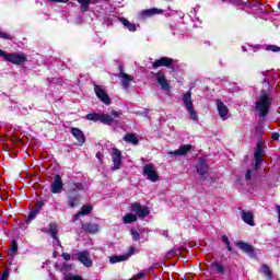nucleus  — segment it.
I'll list each match as a JSON object with an SVG mask.
<instances>
[{
    "label": "nucleus",
    "mask_w": 280,
    "mask_h": 280,
    "mask_svg": "<svg viewBox=\"0 0 280 280\" xmlns=\"http://www.w3.org/2000/svg\"><path fill=\"white\" fill-rule=\"evenodd\" d=\"M94 91L96 93V96L98 97V100H101V102H103V104H110V97L108 96L104 88H102V85H95Z\"/></svg>",
    "instance_id": "nucleus-12"
},
{
    "label": "nucleus",
    "mask_w": 280,
    "mask_h": 280,
    "mask_svg": "<svg viewBox=\"0 0 280 280\" xmlns=\"http://www.w3.org/2000/svg\"><path fill=\"white\" fill-rule=\"evenodd\" d=\"M270 106H272V98L270 97V93L266 90H262L255 103V110L259 114V117H266L270 110Z\"/></svg>",
    "instance_id": "nucleus-1"
},
{
    "label": "nucleus",
    "mask_w": 280,
    "mask_h": 280,
    "mask_svg": "<svg viewBox=\"0 0 280 280\" xmlns=\"http://www.w3.org/2000/svg\"><path fill=\"white\" fill-rule=\"evenodd\" d=\"M194 150V145L191 144H183L179 147V149L170 151L168 154H172L173 156H185L188 152H191Z\"/></svg>",
    "instance_id": "nucleus-13"
},
{
    "label": "nucleus",
    "mask_w": 280,
    "mask_h": 280,
    "mask_svg": "<svg viewBox=\"0 0 280 280\" xmlns=\"http://www.w3.org/2000/svg\"><path fill=\"white\" fill-rule=\"evenodd\" d=\"M241 218L245 224H248L249 226H255V217L253 215V212L242 210Z\"/></svg>",
    "instance_id": "nucleus-17"
},
{
    "label": "nucleus",
    "mask_w": 280,
    "mask_h": 280,
    "mask_svg": "<svg viewBox=\"0 0 280 280\" xmlns=\"http://www.w3.org/2000/svg\"><path fill=\"white\" fill-rule=\"evenodd\" d=\"M143 174L147 176L148 180H151V183H156V180H159V173H156V168L152 163L143 166Z\"/></svg>",
    "instance_id": "nucleus-3"
},
{
    "label": "nucleus",
    "mask_w": 280,
    "mask_h": 280,
    "mask_svg": "<svg viewBox=\"0 0 280 280\" xmlns=\"http://www.w3.org/2000/svg\"><path fill=\"white\" fill-rule=\"evenodd\" d=\"M100 121H101V124H107V126H110V124H113L114 119H113V116H110V115L101 114Z\"/></svg>",
    "instance_id": "nucleus-29"
},
{
    "label": "nucleus",
    "mask_w": 280,
    "mask_h": 280,
    "mask_svg": "<svg viewBox=\"0 0 280 280\" xmlns=\"http://www.w3.org/2000/svg\"><path fill=\"white\" fill-rule=\"evenodd\" d=\"M122 222L125 224H132V222H137V214H132V213L125 214V217L122 218Z\"/></svg>",
    "instance_id": "nucleus-28"
},
{
    "label": "nucleus",
    "mask_w": 280,
    "mask_h": 280,
    "mask_svg": "<svg viewBox=\"0 0 280 280\" xmlns=\"http://www.w3.org/2000/svg\"><path fill=\"white\" fill-rule=\"evenodd\" d=\"M80 202V195H69L68 196V205L69 207L73 208L75 205Z\"/></svg>",
    "instance_id": "nucleus-27"
},
{
    "label": "nucleus",
    "mask_w": 280,
    "mask_h": 280,
    "mask_svg": "<svg viewBox=\"0 0 280 280\" xmlns=\"http://www.w3.org/2000/svg\"><path fill=\"white\" fill-rule=\"evenodd\" d=\"M172 65H174V59L170 57H161L153 62V69H159V67H167L172 69Z\"/></svg>",
    "instance_id": "nucleus-11"
},
{
    "label": "nucleus",
    "mask_w": 280,
    "mask_h": 280,
    "mask_svg": "<svg viewBox=\"0 0 280 280\" xmlns=\"http://www.w3.org/2000/svg\"><path fill=\"white\" fill-rule=\"evenodd\" d=\"M262 273L265 277H267L268 280H272V271L270 270V267L267 265L261 266Z\"/></svg>",
    "instance_id": "nucleus-31"
},
{
    "label": "nucleus",
    "mask_w": 280,
    "mask_h": 280,
    "mask_svg": "<svg viewBox=\"0 0 280 280\" xmlns=\"http://www.w3.org/2000/svg\"><path fill=\"white\" fill-rule=\"evenodd\" d=\"M124 141H126V143H131L132 145L139 144V139L137 138V135H135V133L125 135Z\"/></svg>",
    "instance_id": "nucleus-23"
},
{
    "label": "nucleus",
    "mask_w": 280,
    "mask_h": 280,
    "mask_svg": "<svg viewBox=\"0 0 280 280\" xmlns=\"http://www.w3.org/2000/svg\"><path fill=\"white\" fill-rule=\"evenodd\" d=\"M71 135H73V137L77 139L79 145H84V143L86 142L84 132H82L80 128H75V127L71 128Z\"/></svg>",
    "instance_id": "nucleus-16"
},
{
    "label": "nucleus",
    "mask_w": 280,
    "mask_h": 280,
    "mask_svg": "<svg viewBox=\"0 0 280 280\" xmlns=\"http://www.w3.org/2000/svg\"><path fill=\"white\" fill-rule=\"evenodd\" d=\"M163 10L153 8V9H148L141 12L142 16H154V14H161Z\"/></svg>",
    "instance_id": "nucleus-26"
},
{
    "label": "nucleus",
    "mask_w": 280,
    "mask_h": 280,
    "mask_svg": "<svg viewBox=\"0 0 280 280\" xmlns=\"http://www.w3.org/2000/svg\"><path fill=\"white\" fill-rule=\"evenodd\" d=\"M49 233L52 240H58V225H56L55 223H51L49 225Z\"/></svg>",
    "instance_id": "nucleus-30"
},
{
    "label": "nucleus",
    "mask_w": 280,
    "mask_h": 280,
    "mask_svg": "<svg viewBox=\"0 0 280 280\" xmlns=\"http://www.w3.org/2000/svg\"><path fill=\"white\" fill-rule=\"evenodd\" d=\"M91 211H93L92 206H83L81 208V211L78 212L77 214H74V220H78V218H80V215H89V213H91Z\"/></svg>",
    "instance_id": "nucleus-24"
},
{
    "label": "nucleus",
    "mask_w": 280,
    "mask_h": 280,
    "mask_svg": "<svg viewBox=\"0 0 280 280\" xmlns=\"http://www.w3.org/2000/svg\"><path fill=\"white\" fill-rule=\"evenodd\" d=\"M39 213V209H33L30 213H28V222H32V220L36 219V215H38Z\"/></svg>",
    "instance_id": "nucleus-34"
},
{
    "label": "nucleus",
    "mask_w": 280,
    "mask_h": 280,
    "mask_svg": "<svg viewBox=\"0 0 280 280\" xmlns=\"http://www.w3.org/2000/svg\"><path fill=\"white\" fill-rule=\"evenodd\" d=\"M129 280H137V278L133 276L131 279H129Z\"/></svg>",
    "instance_id": "nucleus-52"
},
{
    "label": "nucleus",
    "mask_w": 280,
    "mask_h": 280,
    "mask_svg": "<svg viewBox=\"0 0 280 280\" xmlns=\"http://www.w3.org/2000/svg\"><path fill=\"white\" fill-rule=\"evenodd\" d=\"M61 257H62L66 261H70V260H71V255L68 254V253H63V254L61 255Z\"/></svg>",
    "instance_id": "nucleus-43"
},
{
    "label": "nucleus",
    "mask_w": 280,
    "mask_h": 280,
    "mask_svg": "<svg viewBox=\"0 0 280 280\" xmlns=\"http://www.w3.org/2000/svg\"><path fill=\"white\" fill-rule=\"evenodd\" d=\"M183 102L185 105L186 110L190 115V119L194 121H198V113H196V109L194 108V101L191 100V92L188 91L183 95Z\"/></svg>",
    "instance_id": "nucleus-2"
},
{
    "label": "nucleus",
    "mask_w": 280,
    "mask_h": 280,
    "mask_svg": "<svg viewBox=\"0 0 280 280\" xmlns=\"http://www.w3.org/2000/svg\"><path fill=\"white\" fill-rule=\"evenodd\" d=\"M96 158L102 159V153H96Z\"/></svg>",
    "instance_id": "nucleus-51"
},
{
    "label": "nucleus",
    "mask_w": 280,
    "mask_h": 280,
    "mask_svg": "<svg viewBox=\"0 0 280 280\" xmlns=\"http://www.w3.org/2000/svg\"><path fill=\"white\" fill-rule=\"evenodd\" d=\"M105 1H108V0H105Z\"/></svg>",
    "instance_id": "nucleus-53"
},
{
    "label": "nucleus",
    "mask_w": 280,
    "mask_h": 280,
    "mask_svg": "<svg viewBox=\"0 0 280 280\" xmlns=\"http://www.w3.org/2000/svg\"><path fill=\"white\" fill-rule=\"evenodd\" d=\"M82 229L85 233H97V231H100V225L95 223H82Z\"/></svg>",
    "instance_id": "nucleus-21"
},
{
    "label": "nucleus",
    "mask_w": 280,
    "mask_h": 280,
    "mask_svg": "<svg viewBox=\"0 0 280 280\" xmlns=\"http://www.w3.org/2000/svg\"><path fill=\"white\" fill-rule=\"evenodd\" d=\"M0 58H3L4 60H7L8 52H5L4 50L0 49Z\"/></svg>",
    "instance_id": "nucleus-44"
},
{
    "label": "nucleus",
    "mask_w": 280,
    "mask_h": 280,
    "mask_svg": "<svg viewBox=\"0 0 280 280\" xmlns=\"http://www.w3.org/2000/svg\"><path fill=\"white\" fill-rule=\"evenodd\" d=\"M65 280H82V277L68 273L65 276Z\"/></svg>",
    "instance_id": "nucleus-35"
},
{
    "label": "nucleus",
    "mask_w": 280,
    "mask_h": 280,
    "mask_svg": "<svg viewBox=\"0 0 280 280\" xmlns=\"http://www.w3.org/2000/svg\"><path fill=\"white\" fill-rule=\"evenodd\" d=\"M135 247H129V252L127 254L124 255H114L109 257V262L110 264H119L121 261H128L129 258L132 257V255H135Z\"/></svg>",
    "instance_id": "nucleus-4"
},
{
    "label": "nucleus",
    "mask_w": 280,
    "mask_h": 280,
    "mask_svg": "<svg viewBox=\"0 0 280 280\" xmlns=\"http://www.w3.org/2000/svg\"><path fill=\"white\" fill-rule=\"evenodd\" d=\"M43 207H45V202L38 201L35 209H39V211H40L43 209Z\"/></svg>",
    "instance_id": "nucleus-45"
},
{
    "label": "nucleus",
    "mask_w": 280,
    "mask_h": 280,
    "mask_svg": "<svg viewBox=\"0 0 280 280\" xmlns=\"http://www.w3.org/2000/svg\"><path fill=\"white\" fill-rule=\"evenodd\" d=\"M0 38H4L5 40L12 39V37L8 33L0 32Z\"/></svg>",
    "instance_id": "nucleus-42"
},
{
    "label": "nucleus",
    "mask_w": 280,
    "mask_h": 280,
    "mask_svg": "<svg viewBox=\"0 0 280 280\" xmlns=\"http://www.w3.org/2000/svg\"><path fill=\"white\" fill-rule=\"evenodd\" d=\"M236 246L243 250V253H247L248 255H252L254 253L253 245L246 243V242H237Z\"/></svg>",
    "instance_id": "nucleus-22"
},
{
    "label": "nucleus",
    "mask_w": 280,
    "mask_h": 280,
    "mask_svg": "<svg viewBox=\"0 0 280 280\" xmlns=\"http://www.w3.org/2000/svg\"><path fill=\"white\" fill-rule=\"evenodd\" d=\"M10 250H11V255L16 254V250H19V245H16V241L12 242Z\"/></svg>",
    "instance_id": "nucleus-38"
},
{
    "label": "nucleus",
    "mask_w": 280,
    "mask_h": 280,
    "mask_svg": "<svg viewBox=\"0 0 280 280\" xmlns=\"http://www.w3.org/2000/svg\"><path fill=\"white\" fill-rule=\"evenodd\" d=\"M78 260L81 261L83 266H86V268L93 266V260L91 259V254H89V252H80L78 254Z\"/></svg>",
    "instance_id": "nucleus-14"
},
{
    "label": "nucleus",
    "mask_w": 280,
    "mask_h": 280,
    "mask_svg": "<svg viewBox=\"0 0 280 280\" xmlns=\"http://www.w3.org/2000/svg\"><path fill=\"white\" fill-rule=\"evenodd\" d=\"M116 78H119L120 80V84L122 86V89H125V91H128V89H130V82H132L135 80V77L120 71L118 74H116Z\"/></svg>",
    "instance_id": "nucleus-6"
},
{
    "label": "nucleus",
    "mask_w": 280,
    "mask_h": 280,
    "mask_svg": "<svg viewBox=\"0 0 280 280\" xmlns=\"http://www.w3.org/2000/svg\"><path fill=\"white\" fill-rule=\"evenodd\" d=\"M110 156L114 163L113 170H119L121 167V151L114 147L112 149Z\"/></svg>",
    "instance_id": "nucleus-9"
},
{
    "label": "nucleus",
    "mask_w": 280,
    "mask_h": 280,
    "mask_svg": "<svg viewBox=\"0 0 280 280\" xmlns=\"http://www.w3.org/2000/svg\"><path fill=\"white\" fill-rule=\"evenodd\" d=\"M266 50H267V51H275V52H277V51H280V47H279V46H276V45H268V46L266 47Z\"/></svg>",
    "instance_id": "nucleus-39"
},
{
    "label": "nucleus",
    "mask_w": 280,
    "mask_h": 280,
    "mask_svg": "<svg viewBox=\"0 0 280 280\" xmlns=\"http://www.w3.org/2000/svg\"><path fill=\"white\" fill-rule=\"evenodd\" d=\"M86 119H89V121H100L101 114H88Z\"/></svg>",
    "instance_id": "nucleus-33"
},
{
    "label": "nucleus",
    "mask_w": 280,
    "mask_h": 280,
    "mask_svg": "<svg viewBox=\"0 0 280 280\" xmlns=\"http://www.w3.org/2000/svg\"><path fill=\"white\" fill-rule=\"evenodd\" d=\"M65 183H62V177L60 175L55 176V180L50 184L51 194H61Z\"/></svg>",
    "instance_id": "nucleus-10"
},
{
    "label": "nucleus",
    "mask_w": 280,
    "mask_h": 280,
    "mask_svg": "<svg viewBox=\"0 0 280 280\" xmlns=\"http://www.w3.org/2000/svg\"><path fill=\"white\" fill-rule=\"evenodd\" d=\"M113 117H119V113H117L116 110L112 112Z\"/></svg>",
    "instance_id": "nucleus-50"
},
{
    "label": "nucleus",
    "mask_w": 280,
    "mask_h": 280,
    "mask_svg": "<svg viewBox=\"0 0 280 280\" xmlns=\"http://www.w3.org/2000/svg\"><path fill=\"white\" fill-rule=\"evenodd\" d=\"M51 1H55L56 3H67V1L69 0H51Z\"/></svg>",
    "instance_id": "nucleus-48"
},
{
    "label": "nucleus",
    "mask_w": 280,
    "mask_h": 280,
    "mask_svg": "<svg viewBox=\"0 0 280 280\" xmlns=\"http://www.w3.org/2000/svg\"><path fill=\"white\" fill-rule=\"evenodd\" d=\"M7 62H11L12 65H23L27 62V57H25L23 54H8L7 55Z\"/></svg>",
    "instance_id": "nucleus-5"
},
{
    "label": "nucleus",
    "mask_w": 280,
    "mask_h": 280,
    "mask_svg": "<svg viewBox=\"0 0 280 280\" xmlns=\"http://www.w3.org/2000/svg\"><path fill=\"white\" fill-rule=\"evenodd\" d=\"M78 3L81 4V10H83V12L89 11V4L91 3V0H77Z\"/></svg>",
    "instance_id": "nucleus-32"
},
{
    "label": "nucleus",
    "mask_w": 280,
    "mask_h": 280,
    "mask_svg": "<svg viewBox=\"0 0 280 280\" xmlns=\"http://www.w3.org/2000/svg\"><path fill=\"white\" fill-rule=\"evenodd\" d=\"M253 173H254L253 170H247L245 173V179L250 180V178H253Z\"/></svg>",
    "instance_id": "nucleus-40"
},
{
    "label": "nucleus",
    "mask_w": 280,
    "mask_h": 280,
    "mask_svg": "<svg viewBox=\"0 0 280 280\" xmlns=\"http://www.w3.org/2000/svg\"><path fill=\"white\" fill-rule=\"evenodd\" d=\"M222 241L225 243V245L228 246V250H233V247H231V242L229 241V237L226 235L222 236Z\"/></svg>",
    "instance_id": "nucleus-37"
},
{
    "label": "nucleus",
    "mask_w": 280,
    "mask_h": 280,
    "mask_svg": "<svg viewBox=\"0 0 280 280\" xmlns=\"http://www.w3.org/2000/svg\"><path fill=\"white\" fill-rule=\"evenodd\" d=\"M217 108L220 117H222V119L225 120L226 115H229V107L224 105L222 101L217 100Z\"/></svg>",
    "instance_id": "nucleus-19"
},
{
    "label": "nucleus",
    "mask_w": 280,
    "mask_h": 280,
    "mask_svg": "<svg viewBox=\"0 0 280 280\" xmlns=\"http://www.w3.org/2000/svg\"><path fill=\"white\" fill-rule=\"evenodd\" d=\"M8 277H10V271H8V269H5L2 272V276L0 277V280H8Z\"/></svg>",
    "instance_id": "nucleus-41"
},
{
    "label": "nucleus",
    "mask_w": 280,
    "mask_h": 280,
    "mask_svg": "<svg viewBox=\"0 0 280 280\" xmlns=\"http://www.w3.org/2000/svg\"><path fill=\"white\" fill-rule=\"evenodd\" d=\"M210 272L212 275H224V265L220 261L211 262Z\"/></svg>",
    "instance_id": "nucleus-18"
},
{
    "label": "nucleus",
    "mask_w": 280,
    "mask_h": 280,
    "mask_svg": "<svg viewBox=\"0 0 280 280\" xmlns=\"http://www.w3.org/2000/svg\"><path fill=\"white\" fill-rule=\"evenodd\" d=\"M133 277H136L137 280L143 279V277H145V273L139 272L138 275H136V276H133Z\"/></svg>",
    "instance_id": "nucleus-46"
},
{
    "label": "nucleus",
    "mask_w": 280,
    "mask_h": 280,
    "mask_svg": "<svg viewBox=\"0 0 280 280\" xmlns=\"http://www.w3.org/2000/svg\"><path fill=\"white\" fill-rule=\"evenodd\" d=\"M130 233H131L132 240H135L136 242H139V240H141L140 234L137 230H131Z\"/></svg>",
    "instance_id": "nucleus-36"
},
{
    "label": "nucleus",
    "mask_w": 280,
    "mask_h": 280,
    "mask_svg": "<svg viewBox=\"0 0 280 280\" xmlns=\"http://www.w3.org/2000/svg\"><path fill=\"white\" fill-rule=\"evenodd\" d=\"M131 211L138 215V218H148L150 215V210L148 207L140 206L138 202L131 205Z\"/></svg>",
    "instance_id": "nucleus-8"
},
{
    "label": "nucleus",
    "mask_w": 280,
    "mask_h": 280,
    "mask_svg": "<svg viewBox=\"0 0 280 280\" xmlns=\"http://www.w3.org/2000/svg\"><path fill=\"white\" fill-rule=\"evenodd\" d=\"M276 209H277V211H278V220H279V222H280V206H277Z\"/></svg>",
    "instance_id": "nucleus-49"
},
{
    "label": "nucleus",
    "mask_w": 280,
    "mask_h": 280,
    "mask_svg": "<svg viewBox=\"0 0 280 280\" xmlns=\"http://www.w3.org/2000/svg\"><path fill=\"white\" fill-rule=\"evenodd\" d=\"M271 139H273V141H279V133H272Z\"/></svg>",
    "instance_id": "nucleus-47"
},
{
    "label": "nucleus",
    "mask_w": 280,
    "mask_h": 280,
    "mask_svg": "<svg viewBox=\"0 0 280 280\" xmlns=\"http://www.w3.org/2000/svg\"><path fill=\"white\" fill-rule=\"evenodd\" d=\"M264 147L261 145V142H258L256 147V151L254 153V159H255V170H259L261 167V163L264 161Z\"/></svg>",
    "instance_id": "nucleus-7"
},
{
    "label": "nucleus",
    "mask_w": 280,
    "mask_h": 280,
    "mask_svg": "<svg viewBox=\"0 0 280 280\" xmlns=\"http://www.w3.org/2000/svg\"><path fill=\"white\" fill-rule=\"evenodd\" d=\"M197 172L198 174H200V176H205L209 172V165H207V162H205V160L198 162Z\"/></svg>",
    "instance_id": "nucleus-20"
},
{
    "label": "nucleus",
    "mask_w": 280,
    "mask_h": 280,
    "mask_svg": "<svg viewBox=\"0 0 280 280\" xmlns=\"http://www.w3.org/2000/svg\"><path fill=\"white\" fill-rule=\"evenodd\" d=\"M120 22L122 23L124 27H127V30H129V32H137V25L135 23H131L124 18L120 19Z\"/></svg>",
    "instance_id": "nucleus-25"
},
{
    "label": "nucleus",
    "mask_w": 280,
    "mask_h": 280,
    "mask_svg": "<svg viewBox=\"0 0 280 280\" xmlns=\"http://www.w3.org/2000/svg\"><path fill=\"white\" fill-rule=\"evenodd\" d=\"M155 80L160 84L161 89H163V91H167L170 89V83L167 82V79L165 78V73H163V71H159L158 73H155Z\"/></svg>",
    "instance_id": "nucleus-15"
}]
</instances>
